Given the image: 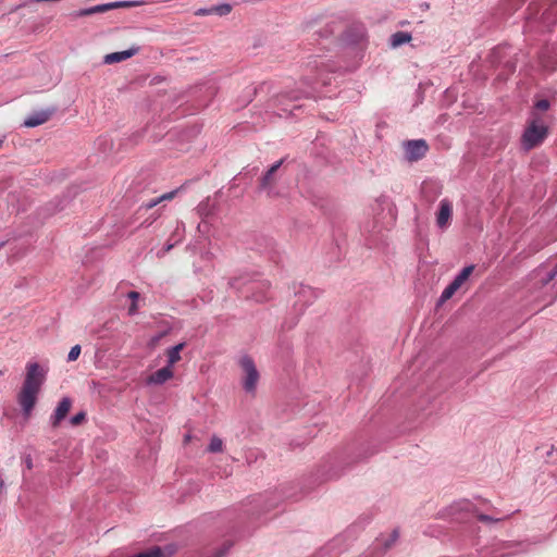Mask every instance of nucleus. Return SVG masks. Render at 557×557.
I'll list each match as a JSON object with an SVG mask.
<instances>
[{
	"label": "nucleus",
	"mask_w": 557,
	"mask_h": 557,
	"mask_svg": "<svg viewBox=\"0 0 557 557\" xmlns=\"http://www.w3.org/2000/svg\"><path fill=\"white\" fill-rule=\"evenodd\" d=\"M175 194H176V190L165 193V194L161 195L160 197H158V199L160 202H162L164 200H171L174 198Z\"/></svg>",
	"instance_id": "a878e982"
},
{
	"label": "nucleus",
	"mask_w": 557,
	"mask_h": 557,
	"mask_svg": "<svg viewBox=\"0 0 557 557\" xmlns=\"http://www.w3.org/2000/svg\"><path fill=\"white\" fill-rule=\"evenodd\" d=\"M54 113V109H46L34 112L23 123L25 127H36L46 123Z\"/></svg>",
	"instance_id": "9d476101"
},
{
	"label": "nucleus",
	"mask_w": 557,
	"mask_h": 557,
	"mask_svg": "<svg viewBox=\"0 0 557 557\" xmlns=\"http://www.w3.org/2000/svg\"><path fill=\"white\" fill-rule=\"evenodd\" d=\"M557 275V264L554 267V269L547 274V277L544 280V284H547L550 282L555 276Z\"/></svg>",
	"instance_id": "cd10ccee"
},
{
	"label": "nucleus",
	"mask_w": 557,
	"mask_h": 557,
	"mask_svg": "<svg viewBox=\"0 0 557 557\" xmlns=\"http://www.w3.org/2000/svg\"><path fill=\"white\" fill-rule=\"evenodd\" d=\"M127 297L132 300V305L128 308V314L134 315L138 309L137 300L139 299V293L132 290L127 294Z\"/></svg>",
	"instance_id": "6ab92c4d"
},
{
	"label": "nucleus",
	"mask_w": 557,
	"mask_h": 557,
	"mask_svg": "<svg viewBox=\"0 0 557 557\" xmlns=\"http://www.w3.org/2000/svg\"><path fill=\"white\" fill-rule=\"evenodd\" d=\"M173 375L174 373L172 368L166 364L165 367L150 374L149 377L147 379V383L152 385H161L169 381L170 379H172Z\"/></svg>",
	"instance_id": "f8f14e48"
},
{
	"label": "nucleus",
	"mask_w": 557,
	"mask_h": 557,
	"mask_svg": "<svg viewBox=\"0 0 557 557\" xmlns=\"http://www.w3.org/2000/svg\"><path fill=\"white\" fill-rule=\"evenodd\" d=\"M4 374V371L0 370V376H2Z\"/></svg>",
	"instance_id": "c9c22d12"
},
{
	"label": "nucleus",
	"mask_w": 557,
	"mask_h": 557,
	"mask_svg": "<svg viewBox=\"0 0 557 557\" xmlns=\"http://www.w3.org/2000/svg\"><path fill=\"white\" fill-rule=\"evenodd\" d=\"M474 265L465 267L460 273L454 278V281L443 290L440 297V304H443L450 299L455 293L467 282L469 276L472 274Z\"/></svg>",
	"instance_id": "20e7f679"
},
{
	"label": "nucleus",
	"mask_w": 557,
	"mask_h": 557,
	"mask_svg": "<svg viewBox=\"0 0 557 557\" xmlns=\"http://www.w3.org/2000/svg\"><path fill=\"white\" fill-rule=\"evenodd\" d=\"M133 5H135V2H132V1L109 2L110 10L120 9V8H129Z\"/></svg>",
	"instance_id": "412c9836"
},
{
	"label": "nucleus",
	"mask_w": 557,
	"mask_h": 557,
	"mask_svg": "<svg viewBox=\"0 0 557 557\" xmlns=\"http://www.w3.org/2000/svg\"><path fill=\"white\" fill-rule=\"evenodd\" d=\"M547 135V128L543 124L532 121L522 135V146L525 150L533 149L542 144Z\"/></svg>",
	"instance_id": "7ed1b4c3"
},
{
	"label": "nucleus",
	"mask_w": 557,
	"mask_h": 557,
	"mask_svg": "<svg viewBox=\"0 0 557 557\" xmlns=\"http://www.w3.org/2000/svg\"><path fill=\"white\" fill-rule=\"evenodd\" d=\"M239 366L243 371L242 384L246 393L255 394L260 379L259 371L251 357L245 355L239 358Z\"/></svg>",
	"instance_id": "f03ea898"
},
{
	"label": "nucleus",
	"mask_w": 557,
	"mask_h": 557,
	"mask_svg": "<svg viewBox=\"0 0 557 557\" xmlns=\"http://www.w3.org/2000/svg\"><path fill=\"white\" fill-rule=\"evenodd\" d=\"M453 216V203L449 199L444 198L438 203V210L436 212V225L441 230H446Z\"/></svg>",
	"instance_id": "0eeeda50"
},
{
	"label": "nucleus",
	"mask_w": 557,
	"mask_h": 557,
	"mask_svg": "<svg viewBox=\"0 0 557 557\" xmlns=\"http://www.w3.org/2000/svg\"><path fill=\"white\" fill-rule=\"evenodd\" d=\"M223 450V441L216 436L213 435L210 440L208 451L209 453H221Z\"/></svg>",
	"instance_id": "a211bd4d"
},
{
	"label": "nucleus",
	"mask_w": 557,
	"mask_h": 557,
	"mask_svg": "<svg viewBox=\"0 0 557 557\" xmlns=\"http://www.w3.org/2000/svg\"><path fill=\"white\" fill-rule=\"evenodd\" d=\"M160 201L158 198H154L152 200H150L149 202L145 203L144 207L149 210V209H152L153 207H156L157 205H159Z\"/></svg>",
	"instance_id": "c756f323"
},
{
	"label": "nucleus",
	"mask_w": 557,
	"mask_h": 557,
	"mask_svg": "<svg viewBox=\"0 0 557 557\" xmlns=\"http://www.w3.org/2000/svg\"><path fill=\"white\" fill-rule=\"evenodd\" d=\"M536 109L545 111L549 108V102L546 99H541L535 103Z\"/></svg>",
	"instance_id": "b1692460"
},
{
	"label": "nucleus",
	"mask_w": 557,
	"mask_h": 557,
	"mask_svg": "<svg viewBox=\"0 0 557 557\" xmlns=\"http://www.w3.org/2000/svg\"><path fill=\"white\" fill-rule=\"evenodd\" d=\"M411 40V35L406 32H397L391 36V46L397 48Z\"/></svg>",
	"instance_id": "dca6fc26"
},
{
	"label": "nucleus",
	"mask_w": 557,
	"mask_h": 557,
	"mask_svg": "<svg viewBox=\"0 0 557 557\" xmlns=\"http://www.w3.org/2000/svg\"><path fill=\"white\" fill-rule=\"evenodd\" d=\"M284 160H280L275 162L271 168L265 172V174L262 176L260 181V189L265 191L267 196L269 198H275L278 196L277 191L275 190L274 184H275V173L283 164Z\"/></svg>",
	"instance_id": "39448f33"
},
{
	"label": "nucleus",
	"mask_w": 557,
	"mask_h": 557,
	"mask_svg": "<svg viewBox=\"0 0 557 557\" xmlns=\"http://www.w3.org/2000/svg\"><path fill=\"white\" fill-rule=\"evenodd\" d=\"M26 466H27L28 469H30L33 467V462H32V459L29 457L26 459Z\"/></svg>",
	"instance_id": "473e14b6"
},
{
	"label": "nucleus",
	"mask_w": 557,
	"mask_h": 557,
	"mask_svg": "<svg viewBox=\"0 0 557 557\" xmlns=\"http://www.w3.org/2000/svg\"><path fill=\"white\" fill-rule=\"evenodd\" d=\"M364 38V29L362 27L356 28V38L352 40V42L357 44L361 41Z\"/></svg>",
	"instance_id": "393cba45"
},
{
	"label": "nucleus",
	"mask_w": 557,
	"mask_h": 557,
	"mask_svg": "<svg viewBox=\"0 0 557 557\" xmlns=\"http://www.w3.org/2000/svg\"><path fill=\"white\" fill-rule=\"evenodd\" d=\"M86 419V414L84 411H81L76 414H74L71 420H70V423L73 425V426H76V425H79L82 424Z\"/></svg>",
	"instance_id": "4be33fe9"
},
{
	"label": "nucleus",
	"mask_w": 557,
	"mask_h": 557,
	"mask_svg": "<svg viewBox=\"0 0 557 557\" xmlns=\"http://www.w3.org/2000/svg\"><path fill=\"white\" fill-rule=\"evenodd\" d=\"M230 546H223L222 548L218 549V552L212 557H224L228 550Z\"/></svg>",
	"instance_id": "c85d7f7f"
},
{
	"label": "nucleus",
	"mask_w": 557,
	"mask_h": 557,
	"mask_svg": "<svg viewBox=\"0 0 557 557\" xmlns=\"http://www.w3.org/2000/svg\"><path fill=\"white\" fill-rule=\"evenodd\" d=\"M397 536H398L397 531H394V533H393V541H395Z\"/></svg>",
	"instance_id": "72a5a7b5"
},
{
	"label": "nucleus",
	"mask_w": 557,
	"mask_h": 557,
	"mask_svg": "<svg viewBox=\"0 0 557 557\" xmlns=\"http://www.w3.org/2000/svg\"><path fill=\"white\" fill-rule=\"evenodd\" d=\"M138 51H139L138 46H132L127 50L112 52V53L104 55L103 62L106 64H113V63L122 62V61L127 60V59L132 58L133 55L137 54Z\"/></svg>",
	"instance_id": "9b49d317"
},
{
	"label": "nucleus",
	"mask_w": 557,
	"mask_h": 557,
	"mask_svg": "<svg viewBox=\"0 0 557 557\" xmlns=\"http://www.w3.org/2000/svg\"><path fill=\"white\" fill-rule=\"evenodd\" d=\"M211 11H213V14L224 16V15H227L232 11V7L227 3H223V4L211 7Z\"/></svg>",
	"instance_id": "aec40b11"
},
{
	"label": "nucleus",
	"mask_w": 557,
	"mask_h": 557,
	"mask_svg": "<svg viewBox=\"0 0 557 557\" xmlns=\"http://www.w3.org/2000/svg\"><path fill=\"white\" fill-rule=\"evenodd\" d=\"M81 350L82 349L79 345L73 346L67 355V361H75L79 357Z\"/></svg>",
	"instance_id": "5701e85b"
},
{
	"label": "nucleus",
	"mask_w": 557,
	"mask_h": 557,
	"mask_svg": "<svg viewBox=\"0 0 557 557\" xmlns=\"http://www.w3.org/2000/svg\"><path fill=\"white\" fill-rule=\"evenodd\" d=\"M270 287L268 282L249 283L244 292L246 297L252 298L255 301H263L267 299L265 289Z\"/></svg>",
	"instance_id": "6e6552de"
},
{
	"label": "nucleus",
	"mask_w": 557,
	"mask_h": 557,
	"mask_svg": "<svg viewBox=\"0 0 557 557\" xmlns=\"http://www.w3.org/2000/svg\"><path fill=\"white\" fill-rule=\"evenodd\" d=\"M184 232H185V224L183 222H177L176 228L174 230V232L172 234V238H174L175 242L173 244H169L165 247V252L170 251L174 247L175 244H177L178 242L182 240Z\"/></svg>",
	"instance_id": "f3484780"
},
{
	"label": "nucleus",
	"mask_w": 557,
	"mask_h": 557,
	"mask_svg": "<svg viewBox=\"0 0 557 557\" xmlns=\"http://www.w3.org/2000/svg\"><path fill=\"white\" fill-rule=\"evenodd\" d=\"M72 407V400L69 397H63L58 404L53 414L50 417V422L53 428H57L60 422L67 416Z\"/></svg>",
	"instance_id": "1a4fd4ad"
},
{
	"label": "nucleus",
	"mask_w": 557,
	"mask_h": 557,
	"mask_svg": "<svg viewBox=\"0 0 557 557\" xmlns=\"http://www.w3.org/2000/svg\"><path fill=\"white\" fill-rule=\"evenodd\" d=\"M110 11L109 3L98 4L87 9H82L76 13V16H88L97 13Z\"/></svg>",
	"instance_id": "2eb2a0df"
},
{
	"label": "nucleus",
	"mask_w": 557,
	"mask_h": 557,
	"mask_svg": "<svg viewBox=\"0 0 557 557\" xmlns=\"http://www.w3.org/2000/svg\"><path fill=\"white\" fill-rule=\"evenodd\" d=\"M295 295L297 302H301L302 306L310 305L318 298V293L310 286H299Z\"/></svg>",
	"instance_id": "ddd939ff"
},
{
	"label": "nucleus",
	"mask_w": 557,
	"mask_h": 557,
	"mask_svg": "<svg viewBox=\"0 0 557 557\" xmlns=\"http://www.w3.org/2000/svg\"><path fill=\"white\" fill-rule=\"evenodd\" d=\"M185 343H180L166 350L168 366L173 367L181 360V351L184 349Z\"/></svg>",
	"instance_id": "4468645a"
},
{
	"label": "nucleus",
	"mask_w": 557,
	"mask_h": 557,
	"mask_svg": "<svg viewBox=\"0 0 557 557\" xmlns=\"http://www.w3.org/2000/svg\"><path fill=\"white\" fill-rule=\"evenodd\" d=\"M479 520L482 521V522H491V521H494L493 518H491L490 516H486V515H480L479 516ZM495 521H498V519H495Z\"/></svg>",
	"instance_id": "2f4dec72"
},
{
	"label": "nucleus",
	"mask_w": 557,
	"mask_h": 557,
	"mask_svg": "<svg viewBox=\"0 0 557 557\" xmlns=\"http://www.w3.org/2000/svg\"><path fill=\"white\" fill-rule=\"evenodd\" d=\"M4 242L0 243V249L4 246Z\"/></svg>",
	"instance_id": "f704fd0d"
},
{
	"label": "nucleus",
	"mask_w": 557,
	"mask_h": 557,
	"mask_svg": "<svg viewBox=\"0 0 557 557\" xmlns=\"http://www.w3.org/2000/svg\"><path fill=\"white\" fill-rule=\"evenodd\" d=\"M240 281V278H234L233 281L230 282L231 287L236 290H242L244 285H242Z\"/></svg>",
	"instance_id": "bb28decb"
},
{
	"label": "nucleus",
	"mask_w": 557,
	"mask_h": 557,
	"mask_svg": "<svg viewBox=\"0 0 557 557\" xmlns=\"http://www.w3.org/2000/svg\"><path fill=\"white\" fill-rule=\"evenodd\" d=\"M208 14H213V11H211V8H209V9H199L196 12V15H208Z\"/></svg>",
	"instance_id": "7c9ffc66"
},
{
	"label": "nucleus",
	"mask_w": 557,
	"mask_h": 557,
	"mask_svg": "<svg viewBox=\"0 0 557 557\" xmlns=\"http://www.w3.org/2000/svg\"><path fill=\"white\" fill-rule=\"evenodd\" d=\"M405 156L409 161H418L422 159L429 147L425 140L417 139V140H408L404 144Z\"/></svg>",
	"instance_id": "423d86ee"
},
{
	"label": "nucleus",
	"mask_w": 557,
	"mask_h": 557,
	"mask_svg": "<svg viewBox=\"0 0 557 557\" xmlns=\"http://www.w3.org/2000/svg\"><path fill=\"white\" fill-rule=\"evenodd\" d=\"M47 373L48 368L38 362L29 361L26 363L25 376L17 394V403L25 417L30 416L41 387L46 382Z\"/></svg>",
	"instance_id": "f257e3e1"
}]
</instances>
